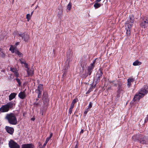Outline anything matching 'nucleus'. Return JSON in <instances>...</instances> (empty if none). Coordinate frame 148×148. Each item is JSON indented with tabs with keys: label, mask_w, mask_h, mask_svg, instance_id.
I'll use <instances>...</instances> for the list:
<instances>
[{
	"label": "nucleus",
	"mask_w": 148,
	"mask_h": 148,
	"mask_svg": "<svg viewBox=\"0 0 148 148\" xmlns=\"http://www.w3.org/2000/svg\"><path fill=\"white\" fill-rule=\"evenodd\" d=\"M122 92V90L121 88H119L117 91V93H119V94H120Z\"/></svg>",
	"instance_id": "58836bf2"
},
{
	"label": "nucleus",
	"mask_w": 148,
	"mask_h": 148,
	"mask_svg": "<svg viewBox=\"0 0 148 148\" xmlns=\"http://www.w3.org/2000/svg\"><path fill=\"white\" fill-rule=\"evenodd\" d=\"M92 102H90L89 104V106H88V108L89 109H90V108H91L92 106Z\"/></svg>",
	"instance_id": "79ce46f5"
},
{
	"label": "nucleus",
	"mask_w": 148,
	"mask_h": 148,
	"mask_svg": "<svg viewBox=\"0 0 148 148\" xmlns=\"http://www.w3.org/2000/svg\"><path fill=\"white\" fill-rule=\"evenodd\" d=\"M42 100L43 103L45 105H47L49 102V100L48 98V94L47 92H43L42 96Z\"/></svg>",
	"instance_id": "423d86ee"
},
{
	"label": "nucleus",
	"mask_w": 148,
	"mask_h": 148,
	"mask_svg": "<svg viewBox=\"0 0 148 148\" xmlns=\"http://www.w3.org/2000/svg\"><path fill=\"white\" fill-rule=\"evenodd\" d=\"M69 68V63H66L63 69L62 70V72H67L68 69Z\"/></svg>",
	"instance_id": "f3484780"
},
{
	"label": "nucleus",
	"mask_w": 148,
	"mask_h": 148,
	"mask_svg": "<svg viewBox=\"0 0 148 148\" xmlns=\"http://www.w3.org/2000/svg\"><path fill=\"white\" fill-rule=\"evenodd\" d=\"M126 34L127 35V36H129L130 35V29H127V28H126Z\"/></svg>",
	"instance_id": "f704fd0d"
},
{
	"label": "nucleus",
	"mask_w": 148,
	"mask_h": 148,
	"mask_svg": "<svg viewBox=\"0 0 148 148\" xmlns=\"http://www.w3.org/2000/svg\"><path fill=\"white\" fill-rule=\"evenodd\" d=\"M84 130L82 129L80 132V134L83 133L84 132Z\"/></svg>",
	"instance_id": "5fc2aeb1"
},
{
	"label": "nucleus",
	"mask_w": 148,
	"mask_h": 148,
	"mask_svg": "<svg viewBox=\"0 0 148 148\" xmlns=\"http://www.w3.org/2000/svg\"><path fill=\"white\" fill-rule=\"evenodd\" d=\"M15 80L18 83V86H20L21 85V81L20 79L18 78H17L15 79Z\"/></svg>",
	"instance_id": "2f4dec72"
},
{
	"label": "nucleus",
	"mask_w": 148,
	"mask_h": 148,
	"mask_svg": "<svg viewBox=\"0 0 148 148\" xmlns=\"http://www.w3.org/2000/svg\"><path fill=\"white\" fill-rule=\"evenodd\" d=\"M21 62V64H23V62H24L22 61H21V62Z\"/></svg>",
	"instance_id": "e2e57ef3"
},
{
	"label": "nucleus",
	"mask_w": 148,
	"mask_h": 148,
	"mask_svg": "<svg viewBox=\"0 0 148 148\" xmlns=\"http://www.w3.org/2000/svg\"><path fill=\"white\" fill-rule=\"evenodd\" d=\"M96 84H96H96H95V85L94 86H94L93 88H95V86H96Z\"/></svg>",
	"instance_id": "774afa93"
},
{
	"label": "nucleus",
	"mask_w": 148,
	"mask_h": 148,
	"mask_svg": "<svg viewBox=\"0 0 148 148\" xmlns=\"http://www.w3.org/2000/svg\"><path fill=\"white\" fill-rule=\"evenodd\" d=\"M143 135L139 134H137L133 136L132 139L135 141L138 140L140 141Z\"/></svg>",
	"instance_id": "9d476101"
},
{
	"label": "nucleus",
	"mask_w": 148,
	"mask_h": 148,
	"mask_svg": "<svg viewBox=\"0 0 148 148\" xmlns=\"http://www.w3.org/2000/svg\"><path fill=\"white\" fill-rule=\"evenodd\" d=\"M19 42H17L15 43V45L16 46H17L19 44Z\"/></svg>",
	"instance_id": "bf43d9fd"
},
{
	"label": "nucleus",
	"mask_w": 148,
	"mask_h": 148,
	"mask_svg": "<svg viewBox=\"0 0 148 148\" xmlns=\"http://www.w3.org/2000/svg\"><path fill=\"white\" fill-rule=\"evenodd\" d=\"M118 84V89L119 88H121V84Z\"/></svg>",
	"instance_id": "09e8293b"
},
{
	"label": "nucleus",
	"mask_w": 148,
	"mask_h": 148,
	"mask_svg": "<svg viewBox=\"0 0 148 148\" xmlns=\"http://www.w3.org/2000/svg\"><path fill=\"white\" fill-rule=\"evenodd\" d=\"M18 35L19 37H21L22 39L23 40V39L24 36H25L24 33H22L20 32L19 33H18Z\"/></svg>",
	"instance_id": "473e14b6"
},
{
	"label": "nucleus",
	"mask_w": 148,
	"mask_h": 148,
	"mask_svg": "<svg viewBox=\"0 0 148 148\" xmlns=\"http://www.w3.org/2000/svg\"><path fill=\"white\" fill-rule=\"evenodd\" d=\"M18 97L21 99H24L26 97V95L24 92H21L18 94Z\"/></svg>",
	"instance_id": "dca6fc26"
},
{
	"label": "nucleus",
	"mask_w": 148,
	"mask_h": 148,
	"mask_svg": "<svg viewBox=\"0 0 148 148\" xmlns=\"http://www.w3.org/2000/svg\"><path fill=\"white\" fill-rule=\"evenodd\" d=\"M101 1V0H96L95 1V2H100Z\"/></svg>",
	"instance_id": "13d9d810"
},
{
	"label": "nucleus",
	"mask_w": 148,
	"mask_h": 148,
	"mask_svg": "<svg viewBox=\"0 0 148 148\" xmlns=\"http://www.w3.org/2000/svg\"><path fill=\"white\" fill-rule=\"evenodd\" d=\"M27 73L28 74V76L31 75L32 76L34 74V71L33 70H29L28 69L27 70Z\"/></svg>",
	"instance_id": "393cba45"
},
{
	"label": "nucleus",
	"mask_w": 148,
	"mask_h": 148,
	"mask_svg": "<svg viewBox=\"0 0 148 148\" xmlns=\"http://www.w3.org/2000/svg\"><path fill=\"white\" fill-rule=\"evenodd\" d=\"M41 96L40 95H38V98H40L41 97Z\"/></svg>",
	"instance_id": "680f3d73"
},
{
	"label": "nucleus",
	"mask_w": 148,
	"mask_h": 148,
	"mask_svg": "<svg viewBox=\"0 0 148 148\" xmlns=\"http://www.w3.org/2000/svg\"><path fill=\"white\" fill-rule=\"evenodd\" d=\"M34 146L32 143H27L23 144L21 148H34Z\"/></svg>",
	"instance_id": "9b49d317"
},
{
	"label": "nucleus",
	"mask_w": 148,
	"mask_h": 148,
	"mask_svg": "<svg viewBox=\"0 0 148 148\" xmlns=\"http://www.w3.org/2000/svg\"><path fill=\"white\" fill-rule=\"evenodd\" d=\"M23 64H24V66L25 68L28 69V64L25 61Z\"/></svg>",
	"instance_id": "37998d69"
},
{
	"label": "nucleus",
	"mask_w": 148,
	"mask_h": 148,
	"mask_svg": "<svg viewBox=\"0 0 148 148\" xmlns=\"http://www.w3.org/2000/svg\"><path fill=\"white\" fill-rule=\"evenodd\" d=\"M133 24L127 23V26L128 29H130L132 26Z\"/></svg>",
	"instance_id": "7c9ffc66"
},
{
	"label": "nucleus",
	"mask_w": 148,
	"mask_h": 148,
	"mask_svg": "<svg viewBox=\"0 0 148 148\" xmlns=\"http://www.w3.org/2000/svg\"><path fill=\"white\" fill-rule=\"evenodd\" d=\"M95 61V60L92 63L90 64V65L88 67V68L87 69V73L89 75H91L92 72V71L93 70L95 66L94 64Z\"/></svg>",
	"instance_id": "0eeeda50"
},
{
	"label": "nucleus",
	"mask_w": 148,
	"mask_h": 148,
	"mask_svg": "<svg viewBox=\"0 0 148 148\" xmlns=\"http://www.w3.org/2000/svg\"><path fill=\"white\" fill-rule=\"evenodd\" d=\"M89 75L88 74V73L85 72L84 73L82 74L81 76V77L82 78H86Z\"/></svg>",
	"instance_id": "c756f323"
},
{
	"label": "nucleus",
	"mask_w": 148,
	"mask_h": 148,
	"mask_svg": "<svg viewBox=\"0 0 148 148\" xmlns=\"http://www.w3.org/2000/svg\"><path fill=\"white\" fill-rule=\"evenodd\" d=\"M17 49L16 48V47L14 48L11 45V47L9 49V50L11 51L12 53H14L15 52V49Z\"/></svg>",
	"instance_id": "bb28decb"
},
{
	"label": "nucleus",
	"mask_w": 148,
	"mask_h": 148,
	"mask_svg": "<svg viewBox=\"0 0 148 148\" xmlns=\"http://www.w3.org/2000/svg\"><path fill=\"white\" fill-rule=\"evenodd\" d=\"M31 15H30L29 14H27L26 15V18L27 19V20L29 21V20L30 19L31 17Z\"/></svg>",
	"instance_id": "e433bc0d"
},
{
	"label": "nucleus",
	"mask_w": 148,
	"mask_h": 148,
	"mask_svg": "<svg viewBox=\"0 0 148 148\" xmlns=\"http://www.w3.org/2000/svg\"><path fill=\"white\" fill-rule=\"evenodd\" d=\"M148 92V86L145 85L144 88H142L139 93H137L134 97L133 101H135L139 100L144 95Z\"/></svg>",
	"instance_id": "f257e3e1"
},
{
	"label": "nucleus",
	"mask_w": 148,
	"mask_h": 148,
	"mask_svg": "<svg viewBox=\"0 0 148 148\" xmlns=\"http://www.w3.org/2000/svg\"><path fill=\"white\" fill-rule=\"evenodd\" d=\"M10 71L14 73H15L16 71H17V69L14 68H11Z\"/></svg>",
	"instance_id": "ea45409f"
},
{
	"label": "nucleus",
	"mask_w": 148,
	"mask_h": 148,
	"mask_svg": "<svg viewBox=\"0 0 148 148\" xmlns=\"http://www.w3.org/2000/svg\"><path fill=\"white\" fill-rule=\"evenodd\" d=\"M141 64V62H139L138 60H136L134 62L133 64L134 66H139Z\"/></svg>",
	"instance_id": "4be33fe9"
},
{
	"label": "nucleus",
	"mask_w": 148,
	"mask_h": 148,
	"mask_svg": "<svg viewBox=\"0 0 148 148\" xmlns=\"http://www.w3.org/2000/svg\"><path fill=\"white\" fill-rule=\"evenodd\" d=\"M72 109L71 108H69V113L70 114L72 112Z\"/></svg>",
	"instance_id": "49530a36"
},
{
	"label": "nucleus",
	"mask_w": 148,
	"mask_h": 148,
	"mask_svg": "<svg viewBox=\"0 0 148 148\" xmlns=\"http://www.w3.org/2000/svg\"><path fill=\"white\" fill-rule=\"evenodd\" d=\"M116 96L117 97V98L119 97L120 96V94H119V93H117V94L116 95Z\"/></svg>",
	"instance_id": "603ef678"
},
{
	"label": "nucleus",
	"mask_w": 148,
	"mask_h": 148,
	"mask_svg": "<svg viewBox=\"0 0 148 148\" xmlns=\"http://www.w3.org/2000/svg\"><path fill=\"white\" fill-rule=\"evenodd\" d=\"M39 104V103H34V105H36V106H37Z\"/></svg>",
	"instance_id": "8fccbe9b"
},
{
	"label": "nucleus",
	"mask_w": 148,
	"mask_h": 148,
	"mask_svg": "<svg viewBox=\"0 0 148 148\" xmlns=\"http://www.w3.org/2000/svg\"><path fill=\"white\" fill-rule=\"evenodd\" d=\"M134 81V79L133 78H130L127 79V86L129 88L131 86V82H133Z\"/></svg>",
	"instance_id": "a211bd4d"
},
{
	"label": "nucleus",
	"mask_w": 148,
	"mask_h": 148,
	"mask_svg": "<svg viewBox=\"0 0 148 148\" xmlns=\"http://www.w3.org/2000/svg\"><path fill=\"white\" fill-rule=\"evenodd\" d=\"M148 121V118H147L146 117L145 120L144 122L145 123H146Z\"/></svg>",
	"instance_id": "a18cd8bd"
},
{
	"label": "nucleus",
	"mask_w": 148,
	"mask_h": 148,
	"mask_svg": "<svg viewBox=\"0 0 148 148\" xmlns=\"http://www.w3.org/2000/svg\"><path fill=\"white\" fill-rule=\"evenodd\" d=\"M29 38V36L28 34H25L24 36V41L26 42H28V40Z\"/></svg>",
	"instance_id": "b1692460"
},
{
	"label": "nucleus",
	"mask_w": 148,
	"mask_h": 148,
	"mask_svg": "<svg viewBox=\"0 0 148 148\" xmlns=\"http://www.w3.org/2000/svg\"><path fill=\"white\" fill-rule=\"evenodd\" d=\"M142 20L140 26L142 28H145L148 26V16L142 18Z\"/></svg>",
	"instance_id": "7ed1b4c3"
},
{
	"label": "nucleus",
	"mask_w": 148,
	"mask_h": 148,
	"mask_svg": "<svg viewBox=\"0 0 148 148\" xmlns=\"http://www.w3.org/2000/svg\"><path fill=\"white\" fill-rule=\"evenodd\" d=\"M16 94V93H11L9 96V100L10 101L15 98Z\"/></svg>",
	"instance_id": "6ab92c4d"
},
{
	"label": "nucleus",
	"mask_w": 148,
	"mask_h": 148,
	"mask_svg": "<svg viewBox=\"0 0 148 148\" xmlns=\"http://www.w3.org/2000/svg\"><path fill=\"white\" fill-rule=\"evenodd\" d=\"M71 3H69L67 5V9L69 11L71 9Z\"/></svg>",
	"instance_id": "c9c22d12"
},
{
	"label": "nucleus",
	"mask_w": 148,
	"mask_h": 148,
	"mask_svg": "<svg viewBox=\"0 0 148 148\" xmlns=\"http://www.w3.org/2000/svg\"><path fill=\"white\" fill-rule=\"evenodd\" d=\"M87 113L85 111L84 113V116H86V114H87Z\"/></svg>",
	"instance_id": "3c124183"
},
{
	"label": "nucleus",
	"mask_w": 148,
	"mask_h": 148,
	"mask_svg": "<svg viewBox=\"0 0 148 148\" xmlns=\"http://www.w3.org/2000/svg\"><path fill=\"white\" fill-rule=\"evenodd\" d=\"M74 107V106H73L71 105L70 108L73 109V108Z\"/></svg>",
	"instance_id": "6e6d98bb"
},
{
	"label": "nucleus",
	"mask_w": 148,
	"mask_h": 148,
	"mask_svg": "<svg viewBox=\"0 0 148 148\" xmlns=\"http://www.w3.org/2000/svg\"><path fill=\"white\" fill-rule=\"evenodd\" d=\"M147 137L143 135L139 142L140 143L142 144H148V141H147Z\"/></svg>",
	"instance_id": "ddd939ff"
},
{
	"label": "nucleus",
	"mask_w": 148,
	"mask_h": 148,
	"mask_svg": "<svg viewBox=\"0 0 148 148\" xmlns=\"http://www.w3.org/2000/svg\"><path fill=\"white\" fill-rule=\"evenodd\" d=\"M102 71V68H100L99 69L97 73L96 76V80L95 82L96 84L97 83L100 81V79L102 77V75L103 74Z\"/></svg>",
	"instance_id": "20e7f679"
},
{
	"label": "nucleus",
	"mask_w": 148,
	"mask_h": 148,
	"mask_svg": "<svg viewBox=\"0 0 148 148\" xmlns=\"http://www.w3.org/2000/svg\"><path fill=\"white\" fill-rule=\"evenodd\" d=\"M93 87V85H92L89 89L88 91L87 92L86 94L89 93L90 92H91L92 90V89L94 88Z\"/></svg>",
	"instance_id": "72a5a7b5"
},
{
	"label": "nucleus",
	"mask_w": 148,
	"mask_h": 148,
	"mask_svg": "<svg viewBox=\"0 0 148 148\" xmlns=\"http://www.w3.org/2000/svg\"><path fill=\"white\" fill-rule=\"evenodd\" d=\"M78 145L77 144L75 146L74 148H78Z\"/></svg>",
	"instance_id": "4d7b16f0"
},
{
	"label": "nucleus",
	"mask_w": 148,
	"mask_h": 148,
	"mask_svg": "<svg viewBox=\"0 0 148 148\" xmlns=\"http://www.w3.org/2000/svg\"><path fill=\"white\" fill-rule=\"evenodd\" d=\"M134 17L133 15H130L129 17V19L128 20L127 22L132 24L134 23Z\"/></svg>",
	"instance_id": "2eb2a0df"
},
{
	"label": "nucleus",
	"mask_w": 148,
	"mask_h": 148,
	"mask_svg": "<svg viewBox=\"0 0 148 148\" xmlns=\"http://www.w3.org/2000/svg\"><path fill=\"white\" fill-rule=\"evenodd\" d=\"M5 129L6 132L10 134H12L14 132V129L12 127H10L8 126L5 127Z\"/></svg>",
	"instance_id": "1a4fd4ad"
},
{
	"label": "nucleus",
	"mask_w": 148,
	"mask_h": 148,
	"mask_svg": "<svg viewBox=\"0 0 148 148\" xmlns=\"http://www.w3.org/2000/svg\"><path fill=\"white\" fill-rule=\"evenodd\" d=\"M6 104L9 110L13 109L15 106V103L13 101L7 103Z\"/></svg>",
	"instance_id": "6e6552de"
},
{
	"label": "nucleus",
	"mask_w": 148,
	"mask_h": 148,
	"mask_svg": "<svg viewBox=\"0 0 148 148\" xmlns=\"http://www.w3.org/2000/svg\"><path fill=\"white\" fill-rule=\"evenodd\" d=\"M111 88V87H108V88L107 89V90H109V89H110Z\"/></svg>",
	"instance_id": "69168bd1"
},
{
	"label": "nucleus",
	"mask_w": 148,
	"mask_h": 148,
	"mask_svg": "<svg viewBox=\"0 0 148 148\" xmlns=\"http://www.w3.org/2000/svg\"><path fill=\"white\" fill-rule=\"evenodd\" d=\"M71 53L70 52H69V53L68 52L67 53V54L66 55V56L67 58V61L68 62L67 63H69V61L71 60Z\"/></svg>",
	"instance_id": "5701e85b"
},
{
	"label": "nucleus",
	"mask_w": 148,
	"mask_h": 148,
	"mask_svg": "<svg viewBox=\"0 0 148 148\" xmlns=\"http://www.w3.org/2000/svg\"><path fill=\"white\" fill-rule=\"evenodd\" d=\"M78 101V100L77 98H76L74 99L71 103V105L73 106H75V104Z\"/></svg>",
	"instance_id": "cd10ccee"
},
{
	"label": "nucleus",
	"mask_w": 148,
	"mask_h": 148,
	"mask_svg": "<svg viewBox=\"0 0 148 148\" xmlns=\"http://www.w3.org/2000/svg\"><path fill=\"white\" fill-rule=\"evenodd\" d=\"M94 3H95L94 5V6L95 8V9L98 8L101 6V4L99 3H98V2H96L95 1Z\"/></svg>",
	"instance_id": "412c9836"
},
{
	"label": "nucleus",
	"mask_w": 148,
	"mask_h": 148,
	"mask_svg": "<svg viewBox=\"0 0 148 148\" xmlns=\"http://www.w3.org/2000/svg\"><path fill=\"white\" fill-rule=\"evenodd\" d=\"M9 110L6 104L3 105L0 108V111L2 112H8Z\"/></svg>",
	"instance_id": "f8f14e48"
},
{
	"label": "nucleus",
	"mask_w": 148,
	"mask_h": 148,
	"mask_svg": "<svg viewBox=\"0 0 148 148\" xmlns=\"http://www.w3.org/2000/svg\"><path fill=\"white\" fill-rule=\"evenodd\" d=\"M43 87V85L41 84H39L37 90H38V91H42Z\"/></svg>",
	"instance_id": "a878e982"
},
{
	"label": "nucleus",
	"mask_w": 148,
	"mask_h": 148,
	"mask_svg": "<svg viewBox=\"0 0 148 148\" xmlns=\"http://www.w3.org/2000/svg\"><path fill=\"white\" fill-rule=\"evenodd\" d=\"M0 56L3 58L5 56V55L3 52L0 51Z\"/></svg>",
	"instance_id": "4c0bfd02"
},
{
	"label": "nucleus",
	"mask_w": 148,
	"mask_h": 148,
	"mask_svg": "<svg viewBox=\"0 0 148 148\" xmlns=\"http://www.w3.org/2000/svg\"><path fill=\"white\" fill-rule=\"evenodd\" d=\"M38 91V95H40L41 96L42 91Z\"/></svg>",
	"instance_id": "de8ad7c7"
},
{
	"label": "nucleus",
	"mask_w": 148,
	"mask_h": 148,
	"mask_svg": "<svg viewBox=\"0 0 148 148\" xmlns=\"http://www.w3.org/2000/svg\"><path fill=\"white\" fill-rule=\"evenodd\" d=\"M5 119L10 124L16 125L17 123V118L14 113H10L7 114Z\"/></svg>",
	"instance_id": "f03ea898"
},
{
	"label": "nucleus",
	"mask_w": 148,
	"mask_h": 148,
	"mask_svg": "<svg viewBox=\"0 0 148 148\" xmlns=\"http://www.w3.org/2000/svg\"><path fill=\"white\" fill-rule=\"evenodd\" d=\"M53 135V133H51L50 134L49 136V137H47L46 138V140L45 141L44 143V144L41 147H40V148H45L47 144L48 143V142L49 141L50 139L52 137V136Z\"/></svg>",
	"instance_id": "4468645a"
},
{
	"label": "nucleus",
	"mask_w": 148,
	"mask_h": 148,
	"mask_svg": "<svg viewBox=\"0 0 148 148\" xmlns=\"http://www.w3.org/2000/svg\"><path fill=\"white\" fill-rule=\"evenodd\" d=\"M22 58H21V59H19V60L20 61V62H21V61H22V60H22Z\"/></svg>",
	"instance_id": "338daca9"
},
{
	"label": "nucleus",
	"mask_w": 148,
	"mask_h": 148,
	"mask_svg": "<svg viewBox=\"0 0 148 148\" xmlns=\"http://www.w3.org/2000/svg\"><path fill=\"white\" fill-rule=\"evenodd\" d=\"M35 118L34 117H33V118H32L31 119V120L34 121L35 120Z\"/></svg>",
	"instance_id": "864d4df0"
},
{
	"label": "nucleus",
	"mask_w": 148,
	"mask_h": 148,
	"mask_svg": "<svg viewBox=\"0 0 148 148\" xmlns=\"http://www.w3.org/2000/svg\"><path fill=\"white\" fill-rule=\"evenodd\" d=\"M33 12H34V11H33L31 13V16H32V14H33Z\"/></svg>",
	"instance_id": "0e129e2a"
},
{
	"label": "nucleus",
	"mask_w": 148,
	"mask_h": 148,
	"mask_svg": "<svg viewBox=\"0 0 148 148\" xmlns=\"http://www.w3.org/2000/svg\"><path fill=\"white\" fill-rule=\"evenodd\" d=\"M86 63L84 61H82L81 62L80 65L83 69V70L84 68L86 66Z\"/></svg>",
	"instance_id": "c85d7f7f"
},
{
	"label": "nucleus",
	"mask_w": 148,
	"mask_h": 148,
	"mask_svg": "<svg viewBox=\"0 0 148 148\" xmlns=\"http://www.w3.org/2000/svg\"><path fill=\"white\" fill-rule=\"evenodd\" d=\"M63 73V74L62 75V77L63 78L64 77H65L66 75V74L67 72H62Z\"/></svg>",
	"instance_id": "c03bdc74"
},
{
	"label": "nucleus",
	"mask_w": 148,
	"mask_h": 148,
	"mask_svg": "<svg viewBox=\"0 0 148 148\" xmlns=\"http://www.w3.org/2000/svg\"><path fill=\"white\" fill-rule=\"evenodd\" d=\"M89 109H88V108H87L86 109V110H85V111L87 113V112H88L89 111Z\"/></svg>",
	"instance_id": "052dcab7"
},
{
	"label": "nucleus",
	"mask_w": 148,
	"mask_h": 148,
	"mask_svg": "<svg viewBox=\"0 0 148 148\" xmlns=\"http://www.w3.org/2000/svg\"><path fill=\"white\" fill-rule=\"evenodd\" d=\"M15 53L17 55H18L20 57H23V54L20 52L17 49H15Z\"/></svg>",
	"instance_id": "aec40b11"
},
{
	"label": "nucleus",
	"mask_w": 148,
	"mask_h": 148,
	"mask_svg": "<svg viewBox=\"0 0 148 148\" xmlns=\"http://www.w3.org/2000/svg\"><path fill=\"white\" fill-rule=\"evenodd\" d=\"M8 145L10 148H20V145L13 140H10Z\"/></svg>",
	"instance_id": "39448f33"
},
{
	"label": "nucleus",
	"mask_w": 148,
	"mask_h": 148,
	"mask_svg": "<svg viewBox=\"0 0 148 148\" xmlns=\"http://www.w3.org/2000/svg\"><path fill=\"white\" fill-rule=\"evenodd\" d=\"M15 76L17 78H18L19 77V73H18L17 71H16L15 73H14Z\"/></svg>",
	"instance_id": "a19ab883"
}]
</instances>
